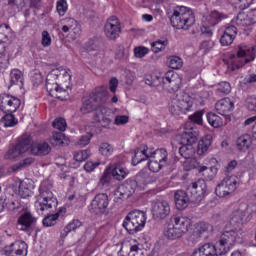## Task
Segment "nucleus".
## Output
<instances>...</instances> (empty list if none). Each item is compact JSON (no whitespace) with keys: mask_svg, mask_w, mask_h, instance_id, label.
Returning <instances> with one entry per match:
<instances>
[{"mask_svg":"<svg viewBox=\"0 0 256 256\" xmlns=\"http://www.w3.org/2000/svg\"><path fill=\"white\" fill-rule=\"evenodd\" d=\"M241 240V233L237 230H224L219 240L213 243H206L195 249L192 256H223L227 255L233 245Z\"/></svg>","mask_w":256,"mask_h":256,"instance_id":"nucleus-1","label":"nucleus"},{"mask_svg":"<svg viewBox=\"0 0 256 256\" xmlns=\"http://www.w3.org/2000/svg\"><path fill=\"white\" fill-rule=\"evenodd\" d=\"M71 83V69L55 68L46 76V90L50 97L65 101L67 99V90Z\"/></svg>","mask_w":256,"mask_h":256,"instance_id":"nucleus-2","label":"nucleus"},{"mask_svg":"<svg viewBox=\"0 0 256 256\" xmlns=\"http://www.w3.org/2000/svg\"><path fill=\"white\" fill-rule=\"evenodd\" d=\"M170 23L175 29H183L188 31L195 25V13L191 8L185 6H177L173 9L170 17Z\"/></svg>","mask_w":256,"mask_h":256,"instance_id":"nucleus-3","label":"nucleus"},{"mask_svg":"<svg viewBox=\"0 0 256 256\" xmlns=\"http://www.w3.org/2000/svg\"><path fill=\"white\" fill-rule=\"evenodd\" d=\"M168 111L176 117L187 115L189 111H193V98L184 92L174 94L168 104Z\"/></svg>","mask_w":256,"mask_h":256,"instance_id":"nucleus-4","label":"nucleus"},{"mask_svg":"<svg viewBox=\"0 0 256 256\" xmlns=\"http://www.w3.org/2000/svg\"><path fill=\"white\" fill-rule=\"evenodd\" d=\"M147 223V213L141 210H132L123 221V227L130 235L143 231Z\"/></svg>","mask_w":256,"mask_h":256,"instance_id":"nucleus-5","label":"nucleus"},{"mask_svg":"<svg viewBox=\"0 0 256 256\" xmlns=\"http://www.w3.org/2000/svg\"><path fill=\"white\" fill-rule=\"evenodd\" d=\"M39 191L40 194L35 202V208L39 215H43L45 211H51V209H55V207H57V198H55L53 192L46 189L43 184L40 185Z\"/></svg>","mask_w":256,"mask_h":256,"instance_id":"nucleus-6","label":"nucleus"},{"mask_svg":"<svg viewBox=\"0 0 256 256\" xmlns=\"http://www.w3.org/2000/svg\"><path fill=\"white\" fill-rule=\"evenodd\" d=\"M251 61H255V50L253 47L245 45L238 46L236 56L231 61L232 71L245 67Z\"/></svg>","mask_w":256,"mask_h":256,"instance_id":"nucleus-7","label":"nucleus"},{"mask_svg":"<svg viewBox=\"0 0 256 256\" xmlns=\"http://www.w3.org/2000/svg\"><path fill=\"white\" fill-rule=\"evenodd\" d=\"M239 187V178L235 175L226 176L215 188L217 197H229L233 195L234 191H237Z\"/></svg>","mask_w":256,"mask_h":256,"instance_id":"nucleus-8","label":"nucleus"},{"mask_svg":"<svg viewBox=\"0 0 256 256\" xmlns=\"http://www.w3.org/2000/svg\"><path fill=\"white\" fill-rule=\"evenodd\" d=\"M223 19H227V15L217 10H214L208 15L203 16L201 26V32L203 33V35H208V37H211V35H213V27H215V25H218V23H221Z\"/></svg>","mask_w":256,"mask_h":256,"instance_id":"nucleus-9","label":"nucleus"},{"mask_svg":"<svg viewBox=\"0 0 256 256\" xmlns=\"http://www.w3.org/2000/svg\"><path fill=\"white\" fill-rule=\"evenodd\" d=\"M121 21L117 16H111L106 20L104 25V35L108 41H117L121 37Z\"/></svg>","mask_w":256,"mask_h":256,"instance_id":"nucleus-10","label":"nucleus"},{"mask_svg":"<svg viewBox=\"0 0 256 256\" xmlns=\"http://www.w3.org/2000/svg\"><path fill=\"white\" fill-rule=\"evenodd\" d=\"M182 79L179 74L174 71H168L162 77V87L164 91H168V93H176L181 89Z\"/></svg>","mask_w":256,"mask_h":256,"instance_id":"nucleus-11","label":"nucleus"},{"mask_svg":"<svg viewBox=\"0 0 256 256\" xmlns=\"http://www.w3.org/2000/svg\"><path fill=\"white\" fill-rule=\"evenodd\" d=\"M109 207V195L105 193L97 194L89 205L88 209L90 213H94V215H104L107 213V209Z\"/></svg>","mask_w":256,"mask_h":256,"instance_id":"nucleus-12","label":"nucleus"},{"mask_svg":"<svg viewBox=\"0 0 256 256\" xmlns=\"http://www.w3.org/2000/svg\"><path fill=\"white\" fill-rule=\"evenodd\" d=\"M21 107V99L11 94L0 95V111L2 113H16Z\"/></svg>","mask_w":256,"mask_h":256,"instance_id":"nucleus-13","label":"nucleus"},{"mask_svg":"<svg viewBox=\"0 0 256 256\" xmlns=\"http://www.w3.org/2000/svg\"><path fill=\"white\" fill-rule=\"evenodd\" d=\"M36 223L37 218L31 212H24L17 219V229L25 233H30Z\"/></svg>","mask_w":256,"mask_h":256,"instance_id":"nucleus-14","label":"nucleus"},{"mask_svg":"<svg viewBox=\"0 0 256 256\" xmlns=\"http://www.w3.org/2000/svg\"><path fill=\"white\" fill-rule=\"evenodd\" d=\"M169 222L174 225L176 229H179L184 235L189 233V229H191V225L193 221L187 216L176 214L171 216Z\"/></svg>","mask_w":256,"mask_h":256,"instance_id":"nucleus-15","label":"nucleus"},{"mask_svg":"<svg viewBox=\"0 0 256 256\" xmlns=\"http://www.w3.org/2000/svg\"><path fill=\"white\" fill-rule=\"evenodd\" d=\"M188 191L191 193L193 201H201L207 193V184L205 180L199 179L188 187Z\"/></svg>","mask_w":256,"mask_h":256,"instance_id":"nucleus-16","label":"nucleus"},{"mask_svg":"<svg viewBox=\"0 0 256 256\" xmlns=\"http://www.w3.org/2000/svg\"><path fill=\"white\" fill-rule=\"evenodd\" d=\"M235 23L238 27H251L256 23V8L250 10L248 13L240 12L236 18Z\"/></svg>","mask_w":256,"mask_h":256,"instance_id":"nucleus-17","label":"nucleus"},{"mask_svg":"<svg viewBox=\"0 0 256 256\" xmlns=\"http://www.w3.org/2000/svg\"><path fill=\"white\" fill-rule=\"evenodd\" d=\"M197 137H199V132L193 127L186 128L185 131L177 135V141L182 145H194L197 143Z\"/></svg>","mask_w":256,"mask_h":256,"instance_id":"nucleus-18","label":"nucleus"},{"mask_svg":"<svg viewBox=\"0 0 256 256\" xmlns=\"http://www.w3.org/2000/svg\"><path fill=\"white\" fill-rule=\"evenodd\" d=\"M110 113L111 111L107 107L97 108L93 116L94 123H98L101 127L107 129L111 125Z\"/></svg>","mask_w":256,"mask_h":256,"instance_id":"nucleus-19","label":"nucleus"},{"mask_svg":"<svg viewBox=\"0 0 256 256\" xmlns=\"http://www.w3.org/2000/svg\"><path fill=\"white\" fill-rule=\"evenodd\" d=\"M27 248L28 246L25 241L14 242L11 245L5 247L4 253L6 256H26Z\"/></svg>","mask_w":256,"mask_h":256,"instance_id":"nucleus-20","label":"nucleus"},{"mask_svg":"<svg viewBox=\"0 0 256 256\" xmlns=\"http://www.w3.org/2000/svg\"><path fill=\"white\" fill-rule=\"evenodd\" d=\"M171 213V205L167 201H158L154 204L152 214L156 219H165Z\"/></svg>","mask_w":256,"mask_h":256,"instance_id":"nucleus-21","label":"nucleus"},{"mask_svg":"<svg viewBox=\"0 0 256 256\" xmlns=\"http://www.w3.org/2000/svg\"><path fill=\"white\" fill-rule=\"evenodd\" d=\"M51 153V145L45 141L33 142L31 145V155L34 157H45Z\"/></svg>","mask_w":256,"mask_h":256,"instance_id":"nucleus-22","label":"nucleus"},{"mask_svg":"<svg viewBox=\"0 0 256 256\" xmlns=\"http://www.w3.org/2000/svg\"><path fill=\"white\" fill-rule=\"evenodd\" d=\"M235 37H237V27L233 25L226 27L220 38L221 46L229 47V45H233V41H235Z\"/></svg>","mask_w":256,"mask_h":256,"instance_id":"nucleus-23","label":"nucleus"},{"mask_svg":"<svg viewBox=\"0 0 256 256\" xmlns=\"http://www.w3.org/2000/svg\"><path fill=\"white\" fill-rule=\"evenodd\" d=\"M137 189V182L130 181L120 185L116 191V195H119L120 199H129Z\"/></svg>","mask_w":256,"mask_h":256,"instance_id":"nucleus-24","label":"nucleus"},{"mask_svg":"<svg viewBox=\"0 0 256 256\" xmlns=\"http://www.w3.org/2000/svg\"><path fill=\"white\" fill-rule=\"evenodd\" d=\"M62 33H74V35L81 34V24L74 18H65L62 21Z\"/></svg>","mask_w":256,"mask_h":256,"instance_id":"nucleus-25","label":"nucleus"},{"mask_svg":"<svg viewBox=\"0 0 256 256\" xmlns=\"http://www.w3.org/2000/svg\"><path fill=\"white\" fill-rule=\"evenodd\" d=\"M215 109L219 115L227 116L235 109V104L230 98H223L215 104Z\"/></svg>","mask_w":256,"mask_h":256,"instance_id":"nucleus-26","label":"nucleus"},{"mask_svg":"<svg viewBox=\"0 0 256 256\" xmlns=\"http://www.w3.org/2000/svg\"><path fill=\"white\" fill-rule=\"evenodd\" d=\"M108 95L107 88L105 86H99L90 94V97L96 102L98 107H103L107 103Z\"/></svg>","mask_w":256,"mask_h":256,"instance_id":"nucleus-27","label":"nucleus"},{"mask_svg":"<svg viewBox=\"0 0 256 256\" xmlns=\"http://www.w3.org/2000/svg\"><path fill=\"white\" fill-rule=\"evenodd\" d=\"M151 157V148L147 146H142L137 148L134 152V156L132 157V165L136 166L139 163H143V161H147Z\"/></svg>","mask_w":256,"mask_h":256,"instance_id":"nucleus-28","label":"nucleus"},{"mask_svg":"<svg viewBox=\"0 0 256 256\" xmlns=\"http://www.w3.org/2000/svg\"><path fill=\"white\" fill-rule=\"evenodd\" d=\"M174 201L176 209L179 211H183V209L189 207V195L184 190H177L174 193Z\"/></svg>","mask_w":256,"mask_h":256,"instance_id":"nucleus-29","label":"nucleus"},{"mask_svg":"<svg viewBox=\"0 0 256 256\" xmlns=\"http://www.w3.org/2000/svg\"><path fill=\"white\" fill-rule=\"evenodd\" d=\"M31 145H33V139L31 136L25 134L17 139V142L14 146H16V149L20 150L21 154L24 155V153L29 151V149L31 153Z\"/></svg>","mask_w":256,"mask_h":256,"instance_id":"nucleus-30","label":"nucleus"},{"mask_svg":"<svg viewBox=\"0 0 256 256\" xmlns=\"http://www.w3.org/2000/svg\"><path fill=\"white\" fill-rule=\"evenodd\" d=\"M111 175L116 181H123L129 175V170H127L123 162H118L113 165Z\"/></svg>","mask_w":256,"mask_h":256,"instance_id":"nucleus-31","label":"nucleus"},{"mask_svg":"<svg viewBox=\"0 0 256 256\" xmlns=\"http://www.w3.org/2000/svg\"><path fill=\"white\" fill-rule=\"evenodd\" d=\"M251 145H253V138L249 134H242L236 139V148L242 153L249 151Z\"/></svg>","mask_w":256,"mask_h":256,"instance_id":"nucleus-32","label":"nucleus"},{"mask_svg":"<svg viewBox=\"0 0 256 256\" xmlns=\"http://www.w3.org/2000/svg\"><path fill=\"white\" fill-rule=\"evenodd\" d=\"M184 233L175 227V225H172L170 222L167 223L166 228L164 229V236L169 241H177V239H181V237H184Z\"/></svg>","mask_w":256,"mask_h":256,"instance_id":"nucleus-33","label":"nucleus"},{"mask_svg":"<svg viewBox=\"0 0 256 256\" xmlns=\"http://www.w3.org/2000/svg\"><path fill=\"white\" fill-rule=\"evenodd\" d=\"M213 143V136L211 135H206L202 137L201 140L198 142L197 146V155H205L207 151H209V148L211 147V144Z\"/></svg>","mask_w":256,"mask_h":256,"instance_id":"nucleus-34","label":"nucleus"},{"mask_svg":"<svg viewBox=\"0 0 256 256\" xmlns=\"http://www.w3.org/2000/svg\"><path fill=\"white\" fill-rule=\"evenodd\" d=\"M150 157H152L155 161H158V163L162 164L164 167L167 165L168 153L165 148H160L157 150H153V148H151Z\"/></svg>","mask_w":256,"mask_h":256,"instance_id":"nucleus-35","label":"nucleus"},{"mask_svg":"<svg viewBox=\"0 0 256 256\" xmlns=\"http://www.w3.org/2000/svg\"><path fill=\"white\" fill-rule=\"evenodd\" d=\"M95 109H99L97 102L90 96L89 98L85 99L82 107L80 108L81 113L87 114L95 111Z\"/></svg>","mask_w":256,"mask_h":256,"instance_id":"nucleus-36","label":"nucleus"},{"mask_svg":"<svg viewBox=\"0 0 256 256\" xmlns=\"http://www.w3.org/2000/svg\"><path fill=\"white\" fill-rule=\"evenodd\" d=\"M65 213V209H60L57 213L46 216L43 220L42 223L44 227H53V225H57V219L59 217H63V214Z\"/></svg>","mask_w":256,"mask_h":256,"instance_id":"nucleus-37","label":"nucleus"},{"mask_svg":"<svg viewBox=\"0 0 256 256\" xmlns=\"http://www.w3.org/2000/svg\"><path fill=\"white\" fill-rule=\"evenodd\" d=\"M199 172L202 173L203 177L207 179V181H213V179H215V176L217 175L218 169L215 166H200Z\"/></svg>","mask_w":256,"mask_h":256,"instance_id":"nucleus-38","label":"nucleus"},{"mask_svg":"<svg viewBox=\"0 0 256 256\" xmlns=\"http://www.w3.org/2000/svg\"><path fill=\"white\" fill-rule=\"evenodd\" d=\"M206 117L209 125H211V127H213L214 129H219V127H223V118H221V116L213 112H208Z\"/></svg>","mask_w":256,"mask_h":256,"instance_id":"nucleus-39","label":"nucleus"},{"mask_svg":"<svg viewBox=\"0 0 256 256\" xmlns=\"http://www.w3.org/2000/svg\"><path fill=\"white\" fill-rule=\"evenodd\" d=\"M81 225H83V223L80 222L79 219H73L62 230L61 237H67L69 235V233H71V231H77V229H79V227H81Z\"/></svg>","mask_w":256,"mask_h":256,"instance_id":"nucleus-40","label":"nucleus"},{"mask_svg":"<svg viewBox=\"0 0 256 256\" xmlns=\"http://www.w3.org/2000/svg\"><path fill=\"white\" fill-rule=\"evenodd\" d=\"M179 154L181 155V157H183V159H194V155H195V148L193 147V144H189V145H182L179 148Z\"/></svg>","mask_w":256,"mask_h":256,"instance_id":"nucleus-41","label":"nucleus"},{"mask_svg":"<svg viewBox=\"0 0 256 256\" xmlns=\"http://www.w3.org/2000/svg\"><path fill=\"white\" fill-rule=\"evenodd\" d=\"M13 32L9 24L2 23L0 24V43H6L9 41V35Z\"/></svg>","mask_w":256,"mask_h":256,"instance_id":"nucleus-42","label":"nucleus"},{"mask_svg":"<svg viewBox=\"0 0 256 256\" xmlns=\"http://www.w3.org/2000/svg\"><path fill=\"white\" fill-rule=\"evenodd\" d=\"M246 215H247V213L245 212V210H241V209L235 210L231 214L230 223L232 225H237L239 223H243V219H245Z\"/></svg>","mask_w":256,"mask_h":256,"instance_id":"nucleus-43","label":"nucleus"},{"mask_svg":"<svg viewBox=\"0 0 256 256\" xmlns=\"http://www.w3.org/2000/svg\"><path fill=\"white\" fill-rule=\"evenodd\" d=\"M50 143L53 147H61L65 143V134L63 132H53L50 137Z\"/></svg>","mask_w":256,"mask_h":256,"instance_id":"nucleus-44","label":"nucleus"},{"mask_svg":"<svg viewBox=\"0 0 256 256\" xmlns=\"http://www.w3.org/2000/svg\"><path fill=\"white\" fill-rule=\"evenodd\" d=\"M98 151L102 157H111V155H113V151H115V148L110 143L102 142L99 145Z\"/></svg>","mask_w":256,"mask_h":256,"instance_id":"nucleus-45","label":"nucleus"},{"mask_svg":"<svg viewBox=\"0 0 256 256\" xmlns=\"http://www.w3.org/2000/svg\"><path fill=\"white\" fill-rule=\"evenodd\" d=\"M167 45H169V41L165 40H156L151 43V50L153 53H161V51H165Z\"/></svg>","mask_w":256,"mask_h":256,"instance_id":"nucleus-46","label":"nucleus"},{"mask_svg":"<svg viewBox=\"0 0 256 256\" xmlns=\"http://www.w3.org/2000/svg\"><path fill=\"white\" fill-rule=\"evenodd\" d=\"M182 167L184 171H193V169H197L199 167V162L195 158H186L181 160Z\"/></svg>","mask_w":256,"mask_h":256,"instance_id":"nucleus-47","label":"nucleus"},{"mask_svg":"<svg viewBox=\"0 0 256 256\" xmlns=\"http://www.w3.org/2000/svg\"><path fill=\"white\" fill-rule=\"evenodd\" d=\"M6 115L2 118L4 127H15L19 120L13 115L14 112H4Z\"/></svg>","mask_w":256,"mask_h":256,"instance_id":"nucleus-48","label":"nucleus"},{"mask_svg":"<svg viewBox=\"0 0 256 256\" xmlns=\"http://www.w3.org/2000/svg\"><path fill=\"white\" fill-rule=\"evenodd\" d=\"M22 156L23 154L19 149H17V146L14 145L6 152L5 159H9L10 161H17V159L21 158Z\"/></svg>","mask_w":256,"mask_h":256,"instance_id":"nucleus-49","label":"nucleus"},{"mask_svg":"<svg viewBox=\"0 0 256 256\" xmlns=\"http://www.w3.org/2000/svg\"><path fill=\"white\" fill-rule=\"evenodd\" d=\"M91 157V150H80L74 153V161L78 163H83V161H87V159Z\"/></svg>","mask_w":256,"mask_h":256,"instance_id":"nucleus-50","label":"nucleus"},{"mask_svg":"<svg viewBox=\"0 0 256 256\" xmlns=\"http://www.w3.org/2000/svg\"><path fill=\"white\" fill-rule=\"evenodd\" d=\"M148 159H149L148 168L150 171H152V173H159V171H161V169L165 167L164 165L160 164V162L155 160V158L153 157H149Z\"/></svg>","mask_w":256,"mask_h":256,"instance_id":"nucleus-51","label":"nucleus"},{"mask_svg":"<svg viewBox=\"0 0 256 256\" xmlns=\"http://www.w3.org/2000/svg\"><path fill=\"white\" fill-rule=\"evenodd\" d=\"M10 79L12 85H17V83H22L23 73L19 69H14L10 72Z\"/></svg>","mask_w":256,"mask_h":256,"instance_id":"nucleus-52","label":"nucleus"},{"mask_svg":"<svg viewBox=\"0 0 256 256\" xmlns=\"http://www.w3.org/2000/svg\"><path fill=\"white\" fill-rule=\"evenodd\" d=\"M147 250L142 245H133L130 247L129 256H145Z\"/></svg>","mask_w":256,"mask_h":256,"instance_id":"nucleus-53","label":"nucleus"},{"mask_svg":"<svg viewBox=\"0 0 256 256\" xmlns=\"http://www.w3.org/2000/svg\"><path fill=\"white\" fill-rule=\"evenodd\" d=\"M7 7H8L9 13L11 14L17 13L23 10V7H25V2H20V7H19V4H17V2L9 1Z\"/></svg>","mask_w":256,"mask_h":256,"instance_id":"nucleus-54","label":"nucleus"},{"mask_svg":"<svg viewBox=\"0 0 256 256\" xmlns=\"http://www.w3.org/2000/svg\"><path fill=\"white\" fill-rule=\"evenodd\" d=\"M190 123L194 125H203V111H197L189 116Z\"/></svg>","mask_w":256,"mask_h":256,"instance_id":"nucleus-55","label":"nucleus"},{"mask_svg":"<svg viewBox=\"0 0 256 256\" xmlns=\"http://www.w3.org/2000/svg\"><path fill=\"white\" fill-rule=\"evenodd\" d=\"M145 55H149V48L145 46H137L134 48V57L137 59H143Z\"/></svg>","mask_w":256,"mask_h":256,"instance_id":"nucleus-56","label":"nucleus"},{"mask_svg":"<svg viewBox=\"0 0 256 256\" xmlns=\"http://www.w3.org/2000/svg\"><path fill=\"white\" fill-rule=\"evenodd\" d=\"M169 67L171 69H181L183 67V60L179 56H172L169 60Z\"/></svg>","mask_w":256,"mask_h":256,"instance_id":"nucleus-57","label":"nucleus"},{"mask_svg":"<svg viewBox=\"0 0 256 256\" xmlns=\"http://www.w3.org/2000/svg\"><path fill=\"white\" fill-rule=\"evenodd\" d=\"M52 127L58 129V131H65L67 129V121L64 118H56L52 123Z\"/></svg>","mask_w":256,"mask_h":256,"instance_id":"nucleus-58","label":"nucleus"},{"mask_svg":"<svg viewBox=\"0 0 256 256\" xmlns=\"http://www.w3.org/2000/svg\"><path fill=\"white\" fill-rule=\"evenodd\" d=\"M69 9V4L67 1H58L56 5V11L60 15V17H65V13Z\"/></svg>","mask_w":256,"mask_h":256,"instance_id":"nucleus-59","label":"nucleus"},{"mask_svg":"<svg viewBox=\"0 0 256 256\" xmlns=\"http://www.w3.org/2000/svg\"><path fill=\"white\" fill-rule=\"evenodd\" d=\"M35 163V158L33 157H28L21 161L19 164L14 166V171H19V169H23L25 167H29V165H33Z\"/></svg>","mask_w":256,"mask_h":256,"instance_id":"nucleus-60","label":"nucleus"},{"mask_svg":"<svg viewBox=\"0 0 256 256\" xmlns=\"http://www.w3.org/2000/svg\"><path fill=\"white\" fill-rule=\"evenodd\" d=\"M213 45H214L213 41L205 40L200 44V51H202V53L205 55L209 53L211 49H213Z\"/></svg>","mask_w":256,"mask_h":256,"instance_id":"nucleus-61","label":"nucleus"},{"mask_svg":"<svg viewBox=\"0 0 256 256\" xmlns=\"http://www.w3.org/2000/svg\"><path fill=\"white\" fill-rule=\"evenodd\" d=\"M91 139H93V134L86 133L79 138L78 145H80V147H86V145H89V143H91Z\"/></svg>","mask_w":256,"mask_h":256,"instance_id":"nucleus-62","label":"nucleus"},{"mask_svg":"<svg viewBox=\"0 0 256 256\" xmlns=\"http://www.w3.org/2000/svg\"><path fill=\"white\" fill-rule=\"evenodd\" d=\"M114 59L117 61H122V59H125V46L122 44H119L115 51Z\"/></svg>","mask_w":256,"mask_h":256,"instance_id":"nucleus-63","label":"nucleus"},{"mask_svg":"<svg viewBox=\"0 0 256 256\" xmlns=\"http://www.w3.org/2000/svg\"><path fill=\"white\" fill-rule=\"evenodd\" d=\"M42 46L44 47H51V35L49 34V32L47 30H44L42 32V40H41Z\"/></svg>","mask_w":256,"mask_h":256,"instance_id":"nucleus-64","label":"nucleus"}]
</instances>
